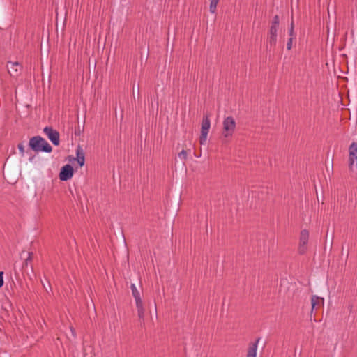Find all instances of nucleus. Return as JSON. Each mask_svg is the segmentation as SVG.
<instances>
[{"instance_id":"1","label":"nucleus","mask_w":357,"mask_h":357,"mask_svg":"<svg viewBox=\"0 0 357 357\" xmlns=\"http://www.w3.org/2000/svg\"><path fill=\"white\" fill-rule=\"evenodd\" d=\"M29 147L35 152L50 153L52 150V146L43 137L35 136L30 139L29 143Z\"/></svg>"},{"instance_id":"2","label":"nucleus","mask_w":357,"mask_h":357,"mask_svg":"<svg viewBox=\"0 0 357 357\" xmlns=\"http://www.w3.org/2000/svg\"><path fill=\"white\" fill-rule=\"evenodd\" d=\"M223 132L222 135L225 138H231L236 130V121L231 116H227L224 119L222 122Z\"/></svg>"},{"instance_id":"3","label":"nucleus","mask_w":357,"mask_h":357,"mask_svg":"<svg viewBox=\"0 0 357 357\" xmlns=\"http://www.w3.org/2000/svg\"><path fill=\"white\" fill-rule=\"evenodd\" d=\"M349 167L351 170H357V144L353 142L349 148Z\"/></svg>"},{"instance_id":"4","label":"nucleus","mask_w":357,"mask_h":357,"mask_svg":"<svg viewBox=\"0 0 357 357\" xmlns=\"http://www.w3.org/2000/svg\"><path fill=\"white\" fill-rule=\"evenodd\" d=\"M210 127L211 121L209 117L207 115H205L202 123L201 135L199 138L201 144H205L206 143Z\"/></svg>"},{"instance_id":"5","label":"nucleus","mask_w":357,"mask_h":357,"mask_svg":"<svg viewBox=\"0 0 357 357\" xmlns=\"http://www.w3.org/2000/svg\"><path fill=\"white\" fill-rule=\"evenodd\" d=\"M43 132L54 145L58 146L59 144V133L57 130L52 127L47 126L44 128Z\"/></svg>"},{"instance_id":"6","label":"nucleus","mask_w":357,"mask_h":357,"mask_svg":"<svg viewBox=\"0 0 357 357\" xmlns=\"http://www.w3.org/2000/svg\"><path fill=\"white\" fill-rule=\"evenodd\" d=\"M309 241V232L307 229H303L300 234L298 251L301 254L306 252Z\"/></svg>"},{"instance_id":"7","label":"nucleus","mask_w":357,"mask_h":357,"mask_svg":"<svg viewBox=\"0 0 357 357\" xmlns=\"http://www.w3.org/2000/svg\"><path fill=\"white\" fill-rule=\"evenodd\" d=\"M73 176V169L70 165H64L60 171L59 178L62 181H66Z\"/></svg>"},{"instance_id":"8","label":"nucleus","mask_w":357,"mask_h":357,"mask_svg":"<svg viewBox=\"0 0 357 357\" xmlns=\"http://www.w3.org/2000/svg\"><path fill=\"white\" fill-rule=\"evenodd\" d=\"M259 341L260 338H257L255 342L249 344L246 357H257V352Z\"/></svg>"},{"instance_id":"9","label":"nucleus","mask_w":357,"mask_h":357,"mask_svg":"<svg viewBox=\"0 0 357 357\" xmlns=\"http://www.w3.org/2000/svg\"><path fill=\"white\" fill-rule=\"evenodd\" d=\"M324 304V299L323 298L315 295L312 296L311 298V314L314 310H317L318 307L323 306Z\"/></svg>"},{"instance_id":"10","label":"nucleus","mask_w":357,"mask_h":357,"mask_svg":"<svg viewBox=\"0 0 357 357\" xmlns=\"http://www.w3.org/2000/svg\"><path fill=\"white\" fill-rule=\"evenodd\" d=\"M278 28L270 26L268 31V42L271 46H275L277 43Z\"/></svg>"},{"instance_id":"11","label":"nucleus","mask_w":357,"mask_h":357,"mask_svg":"<svg viewBox=\"0 0 357 357\" xmlns=\"http://www.w3.org/2000/svg\"><path fill=\"white\" fill-rule=\"evenodd\" d=\"M135 305L137 310V315L141 320H144L145 317V308L142 298L135 300Z\"/></svg>"},{"instance_id":"12","label":"nucleus","mask_w":357,"mask_h":357,"mask_svg":"<svg viewBox=\"0 0 357 357\" xmlns=\"http://www.w3.org/2000/svg\"><path fill=\"white\" fill-rule=\"evenodd\" d=\"M21 66L17 62H10L8 65V72L12 76H16Z\"/></svg>"},{"instance_id":"13","label":"nucleus","mask_w":357,"mask_h":357,"mask_svg":"<svg viewBox=\"0 0 357 357\" xmlns=\"http://www.w3.org/2000/svg\"><path fill=\"white\" fill-rule=\"evenodd\" d=\"M76 160L80 167H82L85 162V156L81 147H78L76 150Z\"/></svg>"},{"instance_id":"14","label":"nucleus","mask_w":357,"mask_h":357,"mask_svg":"<svg viewBox=\"0 0 357 357\" xmlns=\"http://www.w3.org/2000/svg\"><path fill=\"white\" fill-rule=\"evenodd\" d=\"M130 289L132 291V294L135 300L142 298L141 293L137 289L136 285L135 284H131Z\"/></svg>"},{"instance_id":"15","label":"nucleus","mask_w":357,"mask_h":357,"mask_svg":"<svg viewBox=\"0 0 357 357\" xmlns=\"http://www.w3.org/2000/svg\"><path fill=\"white\" fill-rule=\"evenodd\" d=\"M218 1L219 0H211L209 8L211 13H215Z\"/></svg>"},{"instance_id":"16","label":"nucleus","mask_w":357,"mask_h":357,"mask_svg":"<svg viewBox=\"0 0 357 357\" xmlns=\"http://www.w3.org/2000/svg\"><path fill=\"white\" fill-rule=\"evenodd\" d=\"M279 24H280L279 17L278 15H275L272 20L271 26H275L276 28H279Z\"/></svg>"},{"instance_id":"17","label":"nucleus","mask_w":357,"mask_h":357,"mask_svg":"<svg viewBox=\"0 0 357 357\" xmlns=\"http://www.w3.org/2000/svg\"><path fill=\"white\" fill-rule=\"evenodd\" d=\"M289 35L290 36V38H294L295 36L294 25L293 21H291V22L289 25Z\"/></svg>"},{"instance_id":"18","label":"nucleus","mask_w":357,"mask_h":357,"mask_svg":"<svg viewBox=\"0 0 357 357\" xmlns=\"http://www.w3.org/2000/svg\"><path fill=\"white\" fill-rule=\"evenodd\" d=\"M178 157L182 160H185L187 159V157H188V153H187V151L185 150H182L178 155Z\"/></svg>"},{"instance_id":"19","label":"nucleus","mask_w":357,"mask_h":357,"mask_svg":"<svg viewBox=\"0 0 357 357\" xmlns=\"http://www.w3.org/2000/svg\"><path fill=\"white\" fill-rule=\"evenodd\" d=\"M18 149L22 156H24L25 151H24V146L23 144H18Z\"/></svg>"},{"instance_id":"20","label":"nucleus","mask_w":357,"mask_h":357,"mask_svg":"<svg viewBox=\"0 0 357 357\" xmlns=\"http://www.w3.org/2000/svg\"><path fill=\"white\" fill-rule=\"evenodd\" d=\"M293 39L292 38H289V39L287 41V49L288 50H290L292 47V44H293Z\"/></svg>"},{"instance_id":"21","label":"nucleus","mask_w":357,"mask_h":357,"mask_svg":"<svg viewBox=\"0 0 357 357\" xmlns=\"http://www.w3.org/2000/svg\"><path fill=\"white\" fill-rule=\"evenodd\" d=\"M3 273L0 271V288L3 285Z\"/></svg>"},{"instance_id":"22","label":"nucleus","mask_w":357,"mask_h":357,"mask_svg":"<svg viewBox=\"0 0 357 357\" xmlns=\"http://www.w3.org/2000/svg\"><path fill=\"white\" fill-rule=\"evenodd\" d=\"M32 259V253L31 252H29L28 253V257L27 259H26V264L27 265L28 264V262L29 261H31Z\"/></svg>"},{"instance_id":"23","label":"nucleus","mask_w":357,"mask_h":357,"mask_svg":"<svg viewBox=\"0 0 357 357\" xmlns=\"http://www.w3.org/2000/svg\"><path fill=\"white\" fill-rule=\"evenodd\" d=\"M70 332L71 333L72 337L73 338H75L76 337V333H75V330L72 327H70Z\"/></svg>"},{"instance_id":"24","label":"nucleus","mask_w":357,"mask_h":357,"mask_svg":"<svg viewBox=\"0 0 357 357\" xmlns=\"http://www.w3.org/2000/svg\"><path fill=\"white\" fill-rule=\"evenodd\" d=\"M139 86H137V92L139 93Z\"/></svg>"}]
</instances>
